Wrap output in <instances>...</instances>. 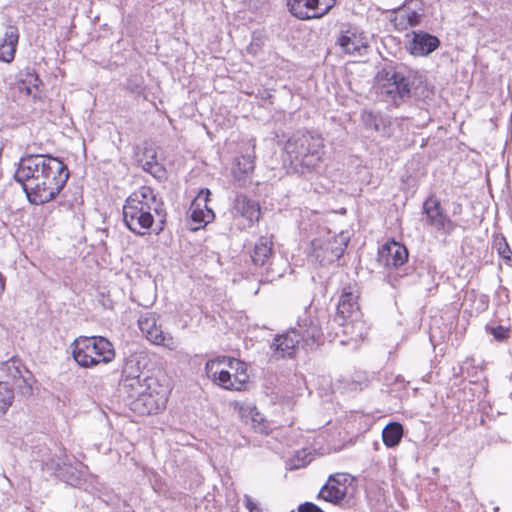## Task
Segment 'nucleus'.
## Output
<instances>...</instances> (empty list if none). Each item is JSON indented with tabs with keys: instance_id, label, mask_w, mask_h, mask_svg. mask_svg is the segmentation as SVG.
<instances>
[{
	"instance_id": "obj_27",
	"label": "nucleus",
	"mask_w": 512,
	"mask_h": 512,
	"mask_svg": "<svg viewBox=\"0 0 512 512\" xmlns=\"http://www.w3.org/2000/svg\"><path fill=\"white\" fill-rule=\"evenodd\" d=\"M403 435L402 426L399 423H390L382 431V439L387 447L396 446Z\"/></svg>"
},
{
	"instance_id": "obj_12",
	"label": "nucleus",
	"mask_w": 512,
	"mask_h": 512,
	"mask_svg": "<svg viewBox=\"0 0 512 512\" xmlns=\"http://www.w3.org/2000/svg\"><path fill=\"white\" fill-rule=\"evenodd\" d=\"M336 4V0H287L290 12L301 20L321 18Z\"/></svg>"
},
{
	"instance_id": "obj_21",
	"label": "nucleus",
	"mask_w": 512,
	"mask_h": 512,
	"mask_svg": "<svg viewBox=\"0 0 512 512\" xmlns=\"http://www.w3.org/2000/svg\"><path fill=\"white\" fill-rule=\"evenodd\" d=\"M274 256L273 240L271 236H261L255 243L251 259L254 265L264 267L268 274H274L271 267Z\"/></svg>"
},
{
	"instance_id": "obj_1",
	"label": "nucleus",
	"mask_w": 512,
	"mask_h": 512,
	"mask_svg": "<svg viewBox=\"0 0 512 512\" xmlns=\"http://www.w3.org/2000/svg\"><path fill=\"white\" fill-rule=\"evenodd\" d=\"M30 203L41 205L53 200L69 179V170L51 155H27L20 159L14 174Z\"/></svg>"
},
{
	"instance_id": "obj_16",
	"label": "nucleus",
	"mask_w": 512,
	"mask_h": 512,
	"mask_svg": "<svg viewBox=\"0 0 512 512\" xmlns=\"http://www.w3.org/2000/svg\"><path fill=\"white\" fill-rule=\"evenodd\" d=\"M423 212L426 214L427 223L436 230L444 233H450L453 230L454 225L437 198L429 197L423 204Z\"/></svg>"
},
{
	"instance_id": "obj_32",
	"label": "nucleus",
	"mask_w": 512,
	"mask_h": 512,
	"mask_svg": "<svg viewBox=\"0 0 512 512\" xmlns=\"http://www.w3.org/2000/svg\"><path fill=\"white\" fill-rule=\"evenodd\" d=\"M494 248L497 250L499 256L509 264L512 260V250L510 249L504 237H496L493 242Z\"/></svg>"
},
{
	"instance_id": "obj_37",
	"label": "nucleus",
	"mask_w": 512,
	"mask_h": 512,
	"mask_svg": "<svg viewBox=\"0 0 512 512\" xmlns=\"http://www.w3.org/2000/svg\"><path fill=\"white\" fill-rule=\"evenodd\" d=\"M491 333L493 334L495 339H497L499 341H502V340H504L507 337L506 330L503 327H501V326L496 327V328H492L491 329Z\"/></svg>"
},
{
	"instance_id": "obj_17",
	"label": "nucleus",
	"mask_w": 512,
	"mask_h": 512,
	"mask_svg": "<svg viewBox=\"0 0 512 512\" xmlns=\"http://www.w3.org/2000/svg\"><path fill=\"white\" fill-rule=\"evenodd\" d=\"M209 196L210 191L208 189H202L191 203L189 209L190 218L197 224V226L192 228L193 230L204 227L215 217L213 210L207 206Z\"/></svg>"
},
{
	"instance_id": "obj_35",
	"label": "nucleus",
	"mask_w": 512,
	"mask_h": 512,
	"mask_svg": "<svg viewBox=\"0 0 512 512\" xmlns=\"http://www.w3.org/2000/svg\"><path fill=\"white\" fill-rule=\"evenodd\" d=\"M244 505L249 512H263L259 505L249 495H244Z\"/></svg>"
},
{
	"instance_id": "obj_38",
	"label": "nucleus",
	"mask_w": 512,
	"mask_h": 512,
	"mask_svg": "<svg viewBox=\"0 0 512 512\" xmlns=\"http://www.w3.org/2000/svg\"><path fill=\"white\" fill-rule=\"evenodd\" d=\"M4 289H5V278L0 273V294L4 291Z\"/></svg>"
},
{
	"instance_id": "obj_24",
	"label": "nucleus",
	"mask_w": 512,
	"mask_h": 512,
	"mask_svg": "<svg viewBox=\"0 0 512 512\" xmlns=\"http://www.w3.org/2000/svg\"><path fill=\"white\" fill-rule=\"evenodd\" d=\"M139 163L143 170L150 173L155 178H163L165 175V169L157 161L156 152L153 148H145L143 155L139 158Z\"/></svg>"
},
{
	"instance_id": "obj_11",
	"label": "nucleus",
	"mask_w": 512,
	"mask_h": 512,
	"mask_svg": "<svg viewBox=\"0 0 512 512\" xmlns=\"http://www.w3.org/2000/svg\"><path fill=\"white\" fill-rule=\"evenodd\" d=\"M217 376L211 381L227 390H242L249 380L247 365L238 359L233 360L228 368L216 371Z\"/></svg>"
},
{
	"instance_id": "obj_39",
	"label": "nucleus",
	"mask_w": 512,
	"mask_h": 512,
	"mask_svg": "<svg viewBox=\"0 0 512 512\" xmlns=\"http://www.w3.org/2000/svg\"><path fill=\"white\" fill-rule=\"evenodd\" d=\"M493 509H494V511H496V512H497V511H499V507H498V506H495Z\"/></svg>"
},
{
	"instance_id": "obj_5",
	"label": "nucleus",
	"mask_w": 512,
	"mask_h": 512,
	"mask_svg": "<svg viewBox=\"0 0 512 512\" xmlns=\"http://www.w3.org/2000/svg\"><path fill=\"white\" fill-rule=\"evenodd\" d=\"M74 360L85 368L110 363L115 357L112 343L102 336H80L71 344Z\"/></svg>"
},
{
	"instance_id": "obj_34",
	"label": "nucleus",
	"mask_w": 512,
	"mask_h": 512,
	"mask_svg": "<svg viewBox=\"0 0 512 512\" xmlns=\"http://www.w3.org/2000/svg\"><path fill=\"white\" fill-rule=\"evenodd\" d=\"M67 465H70L69 464V459L66 455H64L63 457H57V459H51L49 462H46V466H48L50 469L54 470L55 473L59 476V477H62V469L63 467L67 466Z\"/></svg>"
},
{
	"instance_id": "obj_6",
	"label": "nucleus",
	"mask_w": 512,
	"mask_h": 512,
	"mask_svg": "<svg viewBox=\"0 0 512 512\" xmlns=\"http://www.w3.org/2000/svg\"><path fill=\"white\" fill-rule=\"evenodd\" d=\"M347 242L348 239L343 234L336 235L328 231L324 236L311 241L309 258L322 266L331 264L343 255Z\"/></svg>"
},
{
	"instance_id": "obj_19",
	"label": "nucleus",
	"mask_w": 512,
	"mask_h": 512,
	"mask_svg": "<svg viewBox=\"0 0 512 512\" xmlns=\"http://www.w3.org/2000/svg\"><path fill=\"white\" fill-rule=\"evenodd\" d=\"M440 46V40L424 31H412V39L409 41L408 50L413 56L425 57L430 55Z\"/></svg>"
},
{
	"instance_id": "obj_29",
	"label": "nucleus",
	"mask_w": 512,
	"mask_h": 512,
	"mask_svg": "<svg viewBox=\"0 0 512 512\" xmlns=\"http://www.w3.org/2000/svg\"><path fill=\"white\" fill-rule=\"evenodd\" d=\"M4 370L8 373V375L11 378H13L14 380H20L24 384V386H22L21 384H18V387L20 389L25 388L26 389L25 392L31 391L30 385H28L26 379L23 377L20 366L17 364V362L15 360L7 361L4 364Z\"/></svg>"
},
{
	"instance_id": "obj_33",
	"label": "nucleus",
	"mask_w": 512,
	"mask_h": 512,
	"mask_svg": "<svg viewBox=\"0 0 512 512\" xmlns=\"http://www.w3.org/2000/svg\"><path fill=\"white\" fill-rule=\"evenodd\" d=\"M41 83L39 77L35 74H27L26 79L22 81V85L20 86L21 91H25L27 95H32L36 97V92L38 90V86Z\"/></svg>"
},
{
	"instance_id": "obj_22",
	"label": "nucleus",
	"mask_w": 512,
	"mask_h": 512,
	"mask_svg": "<svg viewBox=\"0 0 512 512\" xmlns=\"http://www.w3.org/2000/svg\"><path fill=\"white\" fill-rule=\"evenodd\" d=\"M19 29L14 25L4 27L3 33L0 35V61L11 63L15 58L17 45L19 42Z\"/></svg>"
},
{
	"instance_id": "obj_7",
	"label": "nucleus",
	"mask_w": 512,
	"mask_h": 512,
	"mask_svg": "<svg viewBox=\"0 0 512 512\" xmlns=\"http://www.w3.org/2000/svg\"><path fill=\"white\" fill-rule=\"evenodd\" d=\"M380 94L391 99L395 106L410 98V79L394 67L384 68L379 73Z\"/></svg>"
},
{
	"instance_id": "obj_28",
	"label": "nucleus",
	"mask_w": 512,
	"mask_h": 512,
	"mask_svg": "<svg viewBox=\"0 0 512 512\" xmlns=\"http://www.w3.org/2000/svg\"><path fill=\"white\" fill-rule=\"evenodd\" d=\"M235 360V358L227 357V356H219L215 359H211L207 361L205 365V371L207 374V377L212 380L215 379L217 376L216 371L223 370L224 368H228V365Z\"/></svg>"
},
{
	"instance_id": "obj_15",
	"label": "nucleus",
	"mask_w": 512,
	"mask_h": 512,
	"mask_svg": "<svg viewBox=\"0 0 512 512\" xmlns=\"http://www.w3.org/2000/svg\"><path fill=\"white\" fill-rule=\"evenodd\" d=\"M358 298L359 291L356 286H348L343 289L334 319L338 324H345V321L362 316L358 304Z\"/></svg>"
},
{
	"instance_id": "obj_10",
	"label": "nucleus",
	"mask_w": 512,
	"mask_h": 512,
	"mask_svg": "<svg viewBox=\"0 0 512 512\" xmlns=\"http://www.w3.org/2000/svg\"><path fill=\"white\" fill-rule=\"evenodd\" d=\"M157 321V316L153 312L142 314L138 319V326L142 335L152 344L175 350L178 346L177 341L171 334L164 333Z\"/></svg>"
},
{
	"instance_id": "obj_30",
	"label": "nucleus",
	"mask_w": 512,
	"mask_h": 512,
	"mask_svg": "<svg viewBox=\"0 0 512 512\" xmlns=\"http://www.w3.org/2000/svg\"><path fill=\"white\" fill-rule=\"evenodd\" d=\"M14 401V392L7 383L0 381V417L6 414Z\"/></svg>"
},
{
	"instance_id": "obj_3",
	"label": "nucleus",
	"mask_w": 512,
	"mask_h": 512,
	"mask_svg": "<svg viewBox=\"0 0 512 512\" xmlns=\"http://www.w3.org/2000/svg\"><path fill=\"white\" fill-rule=\"evenodd\" d=\"M324 140L320 135L298 131L286 142L284 150L290 169L305 174L313 171L322 162Z\"/></svg>"
},
{
	"instance_id": "obj_20",
	"label": "nucleus",
	"mask_w": 512,
	"mask_h": 512,
	"mask_svg": "<svg viewBox=\"0 0 512 512\" xmlns=\"http://www.w3.org/2000/svg\"><path fill=\"white\" fill-rule=\"evenodd\" d=\"M337 44L348 54H362L368 47L367 38L355 27L341 31Z\"/></svg>"
},
{
	"instance_id": "obj_4",
	"label": "nucleus",
	"mask_w": 512,
	"mask_h": 512,
	"mask_svg": "<svg viewBox=\"0 0 512 512\" xmlns=\"http://www.w3.org/2000/svg\"><path fill=\"white\" fill-rule=\"evenodd\" d=\"M322 329L318 318L312 317L310 312H304L299 317L297 327L274 338L271 344L272 356L275 359L293 357L300 342L304 346L313 347L320 340Z\"/></svg>"
},
{
	"instance_id": "obj_9",
	"label": "nucleus",
	"mask_w": 512,
	"mask_h": 512,
	"mask_svg": "<svg viewBox=\"0 0 512 512\" xmlns=\"http://www.w3.org/2000/svg\"><path fill=\"white\" fill-rule=\"evenodd\" d=\"M150 388L138 399L131 402L132 409L139 414H156L164 409L168 400V392L157 380H150Z\"/></svg>"
},
{
	"instance_id": "obj_23",
	"label": "nucleus",
	"mask_w": 512,
	"mask_h": 512,
	"mask_svg": "<svg viewBox=\"0 0 512 512\" xmlns=\"http://www.w3.org/2000/svg\"><path fill=\"white\" fill-rule=\"evenodd\" d=\"M233 211L235 214L246 219L250 224L258 222L260 219L261 210L259 203L243 194H238L235 197Z\"/></svg>"
},
{
	"instance_id": "obj_25",
	"label": "nucleus",
	"mask_w": 512,
	"mask_h": 512,
	"mask_svg": "<svg viewBox=\"0 0 512 512\" xmlns=\"http://www.w3.org/2000/svg\"><path fill=\"white\" fill-rule=\"evenodd\" d=\"M399 17L407 21V25L415 27L421 23L423 17L422 4L418 0L410 1L399 11Z\"/></svg>"
},
{
	"instance_id": "obj_2",
	"label": "nucleus",
	"mask_w": 512,
	"mask_h": 512,
	"mask_svg": "<svg viewBox=\"0 0 512 512\" xmlns=\"http://www.w3.org/2000/svg\"><path fill=\"white\" fill-rule=\"evenodd\" d=\"M165 215L164 203L147 186L131 193L123 205V221L126 227L139 236L150 234L155 217H159L163 223Z\"/></svg>"
},
{
	"instance_id": "obj_14",
	"label": "nucleus",
	"mask_w": 512,
	"mask_h": 512,
	"mask_svg": "<svg viewBox=\"0 0 512 512\" xmlns=\"http://www.w3.org/2000/svg\"><path fill=\"white\" fill-rule=\"evenodd\" d=\"M255 140L249 141V147L236 162L231 170L233 183L237 187H246L251 182V176L255 168Z\"/></svg>"
},
{
	"instance_id": "obj_36",
	"label": "nucleus",
	"mask_w": 512,
	"mask_h": 512,
	"mask_svg": "<svg viewBox=\"0 0 512 512\" xmlns=\"http://www.w3.org/2000/svg\"><path fill=\"white\" fill-rule=\"evenodd\" d=\"M298 512H324L320 507L312 502H305L299 505Z\"/></svg>"
},
{
	"instance_id": "obj_26",
	"label": "nucleus",
	"mask_w": 512,
	"mask_h": 512,
	"mask_svg": "<svg viewBox=\"0 0 512 512\" xmlns=\"http://www.w3.org/2000/svg\"><path fill=\"white\" fill-rule=\"evenodd\" d=\"M340 325L343 326V333L349 335L350 338L355 341L364 339L369 330L366 322L362 319V316L345 321V324Z\"/></svg>"
},
{
	"instance_id": "obj_13",
	"label": "nucleus",
	"mask_w": 512,
	"mask_h": 512,
	"mask_svg": "<svg viewBox=\"0 0 512 512\" xmlns=\"http://www.w3.org/2000/svg\"><path fill=\"white\" fill-rule=\"evenodd\" d=\"M353 478L347 473H336L330 475L327 482L318 493V499L330 502L334 505L340 504L346 497L348 485Z\"/></svg>"
},
{
	"instance_id": "obj_18",
	"label": "nucleus",
	"mask_w": 512,
	"mask_h": 512,
	"mask_svg": "<svg viewBox=\"0 0 512 512\" xmlns=\"http://www.w3.org/2000/svg\"><path fill=\"white\" fill-rule=\"evenodd\" d=\"M408 255V250L403 244L391 240L379 250L378 261L388 268H397L407 262Z\"/></svg>"
},
{
	"instance_id": "obj_8",
	"label": "nucleus",
	"mask_w": 512,
	"mask_h": 512,
	"mask_svg": "<svg viewBox=\"0 0 512 512\" xmlns=\"http://www.w3.org/2000/svg\"><path fill=\"white\" fill-rule=\"evenodd\" d=\"M150 380L155 379L145 375L137 362L128 360L123 366L119 389L133 401L150 388Z\"/></svg>"
},
{
	"instance_id": "obj_40",
	"label": "nucleus",
	"mask_w": 512,
	"mask_h": 512,
	"mask_svg": "<svg viewBox=\"0 0 512 512\" xmlns=\"http://www.w3.org/2000/svg\"><path fill=\"white\" fill-rule=\"evenodd\" d=\"M231 379H234V372H231Z\"/></svg>"
},
{
	"instance_id": "obj_31",
	"label": "nucleus",
	"mask_w": 512,
	"mask_h": 512,
	"mask_svg": "<svg viewBox=\"0 0 512 512\" xmlns=\"http://www.w3.org/2000/svg\"><path fill=\"white\" fill-rule=\"evenodd\" d=\"M361 119L365 128L372 129L376 132L381 131L382 120L378 114L372 111H363Z\"/></svg>"
}]
</instances>
